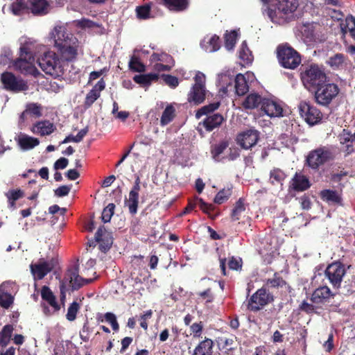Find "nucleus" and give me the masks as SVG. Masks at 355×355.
<instances>
[{"label":"nucleus","mask_w":355,"mask_h":355,"mask_svg":"<svg viewBox=\"0 0 355 355\" xmlns=\"http://www.w3.org/2000/svg\"><path fill=\"white\" fill-rule=\"evenodd\" d=\"M57 55L64 64L72 63L78 60L80 44L78 40L64 26L54 28L52 32Z\"/></svg>","instance_id":"nucleus-1"},{"label":"nucleus","mask_w":355,"mask_h":355,"mask_svg":"<svg viewBox=\"0 0 355 355\" xmlns=\"http://www.w3.org/2000/svg\"><path fill=\"white\" fill-rule=\"evenodd\" d=\"M41 69L46 74L54 78H59L64 75L65 64L53 51L44 53L37 60Z\"/></svg>","instance_id":"nucleus-2"},{"label":"nucleus","mask_w":355,"mask_h":355,"mask_svg":"<svg viewBox=\"0 0 355 355\" xmlns=\"http://www.w3.org/2000/svg\"><path fill=\"white\" fill-rule=\"evenodd\" d=\"M301 80L306 89L313 91L327 82V76L322 67L312 64L301 73Z\"/></svg>","instance_id":"nucleus-3"},{"label":"nucleus","mask_w":355,"mask_h":355,"mask_svg":"<svg viewBox=\"0 0 355 355\" xmlns=\"http://www.w3.org/2000/svg\"><path fill=\"white\" fill-rule=\"evenodd\" d=\"M276 53L279 64L285 69H295L301 63L300 54L288 43L279 44Z\"/></svg>","instance_id":"nucleus-4"},{"label":"nucleus","mask_w":355,"mask_h":355,"mask_svg":"<svg viewBox=\"0 0 355 355\" xmlns=\"http://www.w3.org/2000/svg\"><path fill=\"white\" fill-rule=\"evenodd\" d=\"M194 84L187 94V101L198 105L204 103L208 90L206 88V76L201 71H197L193 78Z\"/></svg>","instance_id":"nucleus-5"},{"label":"nucleus","mask_w":355,"mask_h":355,"mask_svg":"<svg viewBox=\"0 0 355 355\" xmlns=\"http://www.w3.org/2000/svg\"><path fill=\"white\" fill-rule=\"evenodd\" d=\"M299 6L298 0H278L273 6L275 9L270 8L268 16L273 22L280 23L279 18H288L289 14H293Z\"/></svg>","instance_id":"nucleus-6"},{"label":"nucleus","mask_w":355,"mask_h":355,"mask_svg":"<svg viewBox=\"0 0 355 355\" xmlns=\"http://www.w3.org/2000/svg\"><path fill=\"white\" fill-rule=\"evenodd\" d=\"M339 91L340 89L336 84L326 82L313 92L316 103L321 105L327 106L337 96Z\"/></svg>","instance_id":"nucleus-7"},{"label":"nucleus","mask_w":355,"mask_h":355,"mask_svg":"<svg viewBox=\"0 0 355 355\" xmlns=\"http://www.w3.org/2000/svg\"><path fill=\"white\" fill-rule=\"evenodd\" d=\"M334 159V155L329 147L320 146L309 153L306 162L311 168L318 169L320 166Z\"/></svg>","instance_id":"nucleus-8"},{"label":"nucleus","mask_w":355,"mask_h":355,"mask_svg":"<svg viewBox=\"0 0 355 355\" xmlns=\"http://www.w3.org/2000/svg\"><path fill=\"white\" fill-rule=\"evenodd\" d=\"M274 301V296L265 286L259 288L248 300V309L251 311H258Z\"/></svg>","instance_id":"nucleus-9"},{"label":"nucleus","mask_w":355,"mask_h":355,"mask_svg":"<svg viewBox=\"0 0 355 355\" xmlns=\"http://www.w3.org/2000/svg\"><path fill=\"white\" fill-rule=\"evenodd\" d=\"M301 117L309 125H314L322 119V114L319 109L306 101H301L298 105Z\"/></svg>","instance_id":"nucleus-10"},{"label":"nucleus","mask_w":355,"mask_h":355,"mask_svg":"<svg viewBox=\"0 0 355 355\" xmlns=\"http://www.w3.org/2000/svg\"><path fill=\"white\" fill-rule=\"evenodd\" d=\"M346 273L344 265L340 261H335L329 264L325 270L324 274L333 287L339 288L343 278Z\"/></svg>","instance_id":"nucleus-11"},{"label":"nucleus","mask_w":355,"mask_h":355,"mask_svg":"<svg viewBox=\"0 0 355 355\" xmlns=\"http://www.w3.org/2000/svg\"><path fill=\"white\" fill-rule=\"evenodd\" d=\"M35 58L26 46L20 48L19 58L15 62V67L22 73H31L35 69L33 63Z\"/></svg>","instance_id":"nucleus-12"},{"label":"nucleus","mask_w":355,"mask_h":355,"mask_svg":"<svg viewBox=\"0 0 355 355\" xmlns=\"http://www.w3.org/2000/svg\"><path fill=\"white\" fill-rule=\"evenodd\" d=\"M56 263L57 261L53 258L49 261L40 259L37 263L30 265L31 272L35 279L41 280L53 270Z\"/></svg>","instance_id":"nucleus-13"},{"label":"nucleus","mask_w":355,"mask_h":355,"mask_svg":"<svg viewBox=\"0 0 355 355\" xmlns=\"http://www.w3.org/2000/svg\"><path fill=\"white\" fill-rule=\"evenodd\" d=\"M1 80L7 90L21 92L26 90L28 88L26 83L23 80H18L11 72L3 73Z\"/></svg>","instance_id":"nucleus-14"},{"label":"nucleus","mask_w":355,"mask_h":355,"mask_svg":"<svg viewBox=\"0 0 355 355\" xmlns=\"http://www.w3.org/2000/svg\"><path fill=\"white\" fill-rule=\"evenodd\" d=\"M259 139V132L255 129H249L239 133L237 143L243 149H250L255 146Z\"/></svg>","instance_id":"nucleus-15"},{"label":"nucleus","mask_w":355,"mask_h":355,"mask_svg":"<svg viewBox=\"0 0 355 355\" xmlns=\"http://www.w3.org/2000/svg\"><path fill=\"white\" fill-rule=\"evenodd\" d=\"M334 296L335 294L327 286H321L313 292L310 300L313 304L319 306L329 303Z\"/></svg>","instance_id":"nucleus-16"},{"label":"nucleus","mask_w":355,"mask_h":355,"mask_svg":"<svg viewBox=\"0 0 355 355\" xmlns=\"http://www.w3.org/2000/svg\"><path fill=\"white\" fill-rule=\"evenodd\" d=\"M95 241L100 243L99 248L102 252H107L113 243L112 232L107 231L104 226H101L95 234Z\"/></svg>","instance_id":"nucleus-17"},{"label":"nucleus","mask_w":355,"mask_h":355,"mask_svg":"<svg viewBox=\"0 0 355 355\" xmlns=\"http://www.w3.org/2000/svg\"><path fill=\"white\" fill-rule=\"evenodd\" d=\"M78 265H75L73 268L68 270L67 276L69 277V284L72 290H78L85 284L93 282L92 279H85L79 275Z\"/></svg>","instance_id":"nucleus-18"},{"label":"nucleus","mask_w":355,"mask_h":355,"mask_svg":"<svg viewBox=\"0 0 355 355\" xmlns=\"http://www.w3.org/2000/svg\"><path fill=\"white\" fill-rule=\"evenodd\" d=\"M28 11L35 16L46 15L49 4L46 0H27Z\"/></svg>","instance_id":"nucleus-19"},{"label":"nucleus","mask_w":355,"mask_h":355,"mask_svg":"<svg viewBox=\"0 0 355 355\" xmlns=\"http://www.w3.org/2000/svg\"><path fill=\"white\" fill-rule=\"evenodd\" d=\"M198 204L200 209L207 214L211 219H215L218 214L212 215L211 212L214 210L215 207L212 204H208L203 201L202 198L196 197L193 199L189 200L187 207L189 209L193 210Z\"/></svg>","instance_id":"nucleus-20"},{"label":"nucleus","mask_w":355,"mask_h":355,"mask_svg":"<svg viewBox=\"0 0 355 355\" xmlns=\"http://www.w3.org/2000/svg\"><path fill=\"white\" fill-rule=\"evenodd\" d=\"M225 121L223 116L220 114L216 113L207 116L205 119L200 123L202 125L207 132H211L216 128H219Z\"/></svg>","instance_id":"nucleus-21"},{"label":"nucleus","mask_w":355,"mask_h":355,"mask_svg":"<svg viewBox=\"0 0 355 355\" xmlns=\"http://www.w3.org/2000/svg\"><path fill=\"white\" fill-rule=\"evenodd\" d=\"M309 178L302 173L296 172L291 180V187L295 191H304L311 187Z\"/></svg>","instance_id":"nucleus-22"},{"label":"nucleus","mask_w":355,"mask_h":355,"mask_svg":"<svg viewBox=\"0 0 355 355\" xmlns=\"http://www.w3.org/2000/svg\"><path fill=\"white\" fill-rule=\"evenodd\" d=\"M261 110L269 116H280L282 115L283 109L276 102L265 98L263 101Z\"/></svg>","instance_id":"nucleus-23"},{"label":"nucleus","mask_w":355,"mask_h":355,"mask_svg":"<svg viewBox=\"0 0 355 355\" xmlns=\"http://www.w3.org/2000/svg\"><path fill=\"white\" fill-rule=\"evenodd\" d=\"M55 126L48 120L41 121L35 123L31 131L33 133L38 134L40 136L49 135L53 133L55 130Z\"/></svg>","instance_id":"nucleus-24"},{"label":"nucleus","mask_w":355,"mask_h":355,"mask_svg":"<svg viewBox=\"0 0 355 355\" xmlns=\"http://www.w3.org/2000/svg\"><path fill=\"white\" fill-rule=\"evenodd\" d=\"M214 341L211 338H205L195 347L192 355H213Z\"/></svg>","instance_id":"nucleus-25"},{"label":"nucleus","mask_w":355,"mask_h":355,"mask_svg":"<svg viewBox=\"0 0 355 355\" xmlns=\"http://www.w3.org/2000/svg\"><path fill=\"white\" fill-rule=\"evenodd\" d=\"M16 141L19 146L23 150L33 149L40 144V141L37 138L28 136L26 134L19 135Z\"/></svg>","instance_id":"nucleus-26"},{"label":"nucleus","mask_w":355,"mask_h":355,"mask_svg":"<svg viewBox=\"0 0 355 355\" xmlns=\"http://www.w3.org/2000/svg\"><path fill=\"white\" fill-rule=\"evenodd\" d=\"M264 99L265 98H263L261 96L257 93H251L248 94L243 101L242 106L245 109L250 110L257 108L259 105H261V107Z\"/></svg>","instance_id":"nucleus-27"},{"label":"nucleus","mask_w":355,"mask_h":355,"mask_svg":"<svg viewBox=\"0 0 355 355\" xmlns=\"http://www.w3.org/2000/svg\"><path fill=\"white\" fill-rule=\"evenodd\" d=\"M265 286H268V288L278 289L286 288L290 289L288 284L280 276L279 272H275L272 278H269L266 280Z\"/></svg>","instance_id":"nucleus-28"},{"label":"nucleus","mask_w":355,"mask_h":355,"mask_svg":"<svg viewBox=\"0 0 355 355\" xmlns=\"http://www.w3.org/2000/svg\"><path fill=\"white\" fill-rule=\"evenodd\" d=\"M163 4L171 11L182 12L187 9L189 0H162Z\"/></svg>","instance_id":"nucleus-29"},{"label":"nucleus","mask_w":355,"mask_h":355,"mask_svg":"<svg viewBox=\"0 0 355 355\" xmlns=\"http://www.w3.org/2000/svg\"><path fill=\"white\" fill-rule=\"evenodd\" d=\"M229 142L227 141H222L218 144H215L211 146V154L212 158L216 162H222L225 157L221 155L228 148Z\"/></svg>","instance_id":"nucleus-30"},{"label":"nucleus","mask_w":355,"mask_h":355,"mask_svg":"<svg viewBox=\"0 0 355 355\" xmlns=\"http://www.w3.org/2000/svg\"><path fill=\"white\" fill-rule=\"evenodd\" d=\"M320 198L329 204L341 205L342 198L336 191L324 189L320 192Z\"/></svg>","instance_id":"nucleus-31"},{"label":"nucleus","mask_w":355,"mask_h":355,"mask_svg":"<svg viewBox=\"0 0 355 355\" xmlns=\"http://www.w3.org/2000/svg\"><path fill=\"white\" fill-rule=\"evenodd\" d=\"M234 87L238 96H243L249 91L248 81L244 75L239 73L234 79Z\"/></svg>","instance_id":"nucleus-32"},{"label":"nucleus","mask_w":355,"mask_h":355,"mask_svg":"<svg viewBox=\"0 0 355 355\" xmlns=\"http://www.w3.org/2000/svg\"><path fill=\"white\" fill-rule=\"evenodd\" d=\"M158 79L159 75L155 73L135 75L133 77V80L143 87L149 86L152 82L157 81Z\"/></svg>","instance_id":"nucleus-33"},{"label":"nucleus","mask_w":355,"mask_h":355,"mask_svg":"<svg viewBox=\"0 0 355 355\" xmlns=\"http://www.w3.org/2000/svg\"><path fill=\"white\" fill-rule=\"evenodd\" d=\"M347 57L343 53H336L331 56L327 61V64L334 70L343 69L345 65Z\"/></svg>","instance_id":"nucleus-34"},{"label":"nucleus","mask_w":355,"mask_h":355,"mask_svg":"<svg viewBox=\"0 0 355 355\" xmlns=\"http://www.w3.org/2000/svg\"><path fill=\"white\" fill-rule=\"evenodd\" d=\"M10 10L15 16H20L25 12L29 13L27 1L25 0H17L12 2L10 6Z\"/></svg>","instance_id":"nucleus-35"},{"label":"nucleus","mask_w":355,"mask_h":355,"mask_svg":"<svg viewBox=\"0 0 355 355\" xmlns=\"http://www.w3.org/2000/svg\"><path fill=\"white\" fill-rule=\"evenodd\" d=\"M14 327L12 324L5 325L0 331V347H6L11 339Z\"/></svg>","instance_id":"nucleus-36"},{"label":"nucleus","mask_w":355,"mask_h":355,"mask_svg":"<svg viewBox=\"0 0 355 355\" xmlns=\"http://www.w3.org/2000/svg\"><path fill=\"white\" fill-rule=\"evenodd\" d=\"M175 116V109L174 106L171 104H168L166 105L164 112H162L161 119H160V124L162 126L166 125L170 123Z\"/></svg>","instance_id":"nucleus-37"},{"label":"nucleus","mask_w":355,"mask_h":355,"mask_svg":"<svg viewBox=\"0 0 355 355\" xmlns=\"http://www.w3.org/2000/svg\"><path fill=\"white\" fill-rule=\"evenodd\" d=\"M245 211V200L240 198L234 205V207L231 212V218L233 221L239 220L241 218V214Z\"/></svg>","instance_id":"nucleus-38"},{"label":"nucleus","mask_w":355,"mask_h":355,"mask_svg":"<svg viewBox=\"0 0 355 355\" xmlns=\"http://www.w3.org/2000/svg\"><path fill=\"white\" fill-rule=\"evenodd\" d=\"M220 106L219 102H215L209 105L202 106L196 113V117L200 119L202 116H209L212 114L213 112L216 110Z\"/></svg>","instance_id":"nucleus-39"},{"label":"nucleus","mask_w":355,"mask_h":355,"mask_svg":"<svg viewBox=\"0 0 355 355\" xmlns=\"http://www.w3.org/2000/svg\"><path fill=\"white\" fill-rule=\"evenodd\" d=\"M239 56L245 64L251 63L253 60V55L245 41L243 42L241 45Z\"/></svg>","instance_id":"nucleus-40"},{"label":"nucleus","mask_w":355,"mask_h":355,"mask_svg":"<svg viewBox=\"0 0 355 355\" xmlns=\"http://www.w3.org/2000/svg\"><path fill=\"white\" fill-rule=\"evenodd\" d=\"M24 196V192L21 189H11L6 193L10 207L13 208L15 207V202Z\"/></svg>","instance_id":"nucleus-41"},{"label":"nucleus","mask_w":355,"mask_h":355,"mask_svg":"<svg viewBox=\"0 0 355 355\" xmlns=\"http://www.w3.org/2000/svg\"><path fill=\"white\" fill-rule=\"evenodd\" d=\"M234 341L232 338L220 337L217 340L218 346L220 350L228 354L229 352L234 349L233 344Z\"/></svg>","instance_id":"nucleus-42"},{"label":"nucleus","mask_w":355,"mask_h":355,"mask_svg":"<svg viewBox=\"0 0 355 355\" xmlns=\"http://www.w3.org/2000/svg\"><path fill=\"white\" fill-rule=\"evenodd\" d=\"M129 69L135 72H144L146 71V66L140 61L139 57L132 55L128 63Z\"/></svg>","instance_id":"nucleus-43"},{"label":"nucleus","mask_w":355,"mask_h":355,"mask_svg":"<svg viewBox=\"0 0 355 355\" xmlns=\"http://www.w3.org/2000/svg\"><path fill=\"white\" fill-rule=\"evenodd\" d=\"M26 112L34 118H40L42 116V107L36 103H30L26 105Z\"/></svg>","instance_id":"nucleus-44"},{"label":"nucleus","mask_w":355,"mask_h":355,"mask_svg":"<svg viewBox=\"0 0 355 355\" xmlns=\"http://www.w3.org/2000/svg\"><path fill=\"white\" fill-rule=\"evenodd\" d=\"M232 187L223 189L217 193L214 199V202L216 204L221 205L226 202L230 198V197L232 196Z\"/></svg>","instance_id":"nucleus-45"},{"label":"nucleus","mask_w":355,"mask_h":355,"mask_svg":"<svg viewBox=\"0 0 355 355\" xmlns=\"http://www.w3.org/2000/svg\"><path fill=\"white\" fill-rule=\"evenodd\" d=\"M125 204L128 207L130 214H136L139 205V196H134L133 194H129L128 199L125 200Z\"/></svg>","instance_id":"nucleus-46"},{"label":"nucleus","mask_w":355,"mask_h":355,"mask_svg":"<svg viewBox=\"0 0 355 355\" xmlns=\"http://www.w3.org/2000/svg\"><path fill=\"white\" fill-rule=\"evenodd\" d=\"M237 35L236 31H227L225 33V46L227 50L230 51L234 49L236 42Z\"/></svg>","instance_id":"nucleus-47"},{"label":"nucleus","mask_w":355,"mask_h":355,"mask_svg":"<svg viewBox=\"0 0 355 355\" xmlns=\"http://www.w3.org/2000/svg\"><path fill=\"white\" fill-rule=\"evenodd\" d=\"M150 61L151 62H162L167 64L172 63L173 62V59L172 56L166 53H153L150 58Z\"/></svg>","instance_id":"nucleus-48"},{"label":"nucleus","mask_w":355,"mask_h":355,"mask_svg":"<svg viewBox=\"0 0 355 355\" xmlns=\"http://www.w3.org/2000/svg\"><path fill=\"white\" fill-rule=\"evenodd\" d=\"M286 177L284 172L279 168H274L270 173V180L272 184L275 183L282 184Z\"/></svg>","instance_id":"nucleus-49"},{"label":"nucleus","mask_w":355,"mask_h":355,"mask_svg":"<svg viewBox=\"0 0 355 355\" xmlns=\"http://www.w3.org/2000/svg\"><path fill=\"white\" fill-rule=\"evenodd\" d=\"M80 304L77 302L74 301L71 303L68 307L66 318L67 320L72 322L76 318L77 313L80 310Z\"/></svg>","instance_id":"nucleus-50"},{"label":"nucleus","mask_w":355,"mask_h":355,"mask_svg":"<svg viewBox=\"0 0 355 355\" xmlns=\"http://www.w3.org/2000/svg\"><path fill=\"white\" fill-rule=\"evenodd\" d=\"M318 308H321V306H319L314 304H310L307 302L306 301L304 300L299 305V310L306 313V314H313V313H318L317 311V309Z\"/></svg>","instance_id":"nucleus-51"},{"label":"nucleus","mask_w":355,"mask_h":355,"mask_svg":"<svg viewBox=\"0 0 355 355\" xmlns=\"http://www.w3.org/2000/svg\"><path fill=\"white\" fill-rule=\"evenodd\" d=\"M340 27L343 34L353 30L355 28V17L352 15L347 16L345 21L340 24Z\"/></svg>","instance_id":"nucleus-52"},{"label":"nucleus","mask_w":355,"mask_h":355,"mask_svg":"<svg viewBox=\"0 0 355 355\" xmlns=\"http://www.w3.org/2000/svg\"><path fill=\"white\" fill-rule=\"evenodd\" d=\"M136 13L137 18L139 19H148L150 14V6L148 4L137 6Z\"/></svg>","instance_id":"nucleus-53"},{"label":"nucleus","mask_w":355,"mask_h":355,"mask_svg":"<svg viewBox=\"0 0 355 355\" xmlns=\"http://www.w3.org/2000/svg\"><path fill=\"white\" fill-rule=\"evenodd\" d=\"M209 46L207 48V51L209 52H215L218 51L220 47V37L216 35H212L209 41L207 42Z\"/></svg>","instance_id":"nucleus-54"},{"label":"nucleus","mask_w":355,"mask_h":355,"mask_svg":"<svg viewBox=\"0 0 355 355\" xmlns=\"http://www.w3.org/2000/svg\"><path fill=\"white\" fill-rule=\"evenodd\" d=\"M114 209L115 205L114 203L108 204L107 206L103 209L101 218L104 223L110 221V219L114 214Z\"/></svg>","instance_id":"nucleus-55"},{"label":"nucleus","mask_w":355,"mask_h":355,"mask_svg":"<svg viewBox=\"0 0 355 355\" xmlns=\"http://www.w3.org/2000/svg\"><path fill=\"white\" fill-rule=\"evenodd\" d=\"M203 327V323L201 321L199 322H194L190 325L191 334L193 335L194 338H200L202 337Z\"/></svg>","instance_id":"nucleus-56"},{"label":"nucleus","mask_w":355,"mask_h":355,"mask_svg":"<svg viewBox=\"0 0 355 355\" xmlns=\"http://www.w3.org/2000/svg\"><path fill=\"white\" fill-rule=\"evenodd\" d=\"M93 331V328L89 327L88 320L84 323L82 329L80 331V338L84 342H88L91 333Z\"/></svg>","instance_id":"nucleus-57"},{"label":"nucleus","mask_w":355,"mask_h":355,"mask_svg":"<svg viewBox=\"0 0 355 355\" xmlns=\"http://www.w3.org/2000/svg\"><path fill=\"white\" fill-rule=\"evenodd\" d=\"M103 317L105 320L111 324L114 331H116L119 329V324L116 320V317L114 313L107 312L103 315Z\"/></svg>","instance_id":"nucleus-58"},{"label":"nucleus","mask_w":355,"mask_h":355,"mask_svg":"<svg viewBox=\"0 0 355 355\" xmlns=\"http://www.w3.org/2000/svg\"><path fill=\"white\" fill-rule=\"evenodd\" d=\"M153 311L151 309L144 311L140 316V327L144 330H147L148 327V320L153 316Z\"/></svg>","instance_id":"nucleus-59"},{"label":"nucleus","mask_w":355,"mask_h":355,"mask_svg":"<svg viewBox=\"0 0 355 355\" xmlns=\"http://www.w3.org/2000/svg\"><path fill=\"white\" fill-rule=\"evenodd\" d=\"M162 78L164 83L171 88H175L179 85L178 78L170 74H162Z\"/></svg>","instance_id":"nucleus-60"},{"label":"nucleus","mask_w":355,"mask_h":355,"mask_svg":"<svg viewBox=\"0 0 355 355\" xmlns=\"http://www.w3.org/2000/svg\"><path fill=\"white\" fill-rule=\"evenodd\" d=\"M14 302L12 295H4L0 293V306L4 309H8Z\"/></svg>","instance_id":"nucleus-61"},{"label":"nucleus","mask_w":355,"mask_h":355,"mask_svg":"<svg viewBox=\"0 0 355 355\" xmlns=\"http://www.w3.org/2000/svg\"><path fill=\"white\" fill-rule=\"evenodd\" d=\"M100 94L90 90L85 98V106L86 107H90L92 104L100 97Z\"/></svg>","instance_id":"nucleus-62"},{"label":"nucleus","mask_w":355,"mask_h":355,"mask_svg":"<svg viewBox=\"0 0 355 355\" xmlns=\"http://www.w3.org/2000/svg\"><path fill=\"white\" fill-rule=\"evenodd\" d=\"M76 25L81 28H91L98 26V25L95 22L86 18H82L80 20H77Z\"/></svg>","instance_id":"nucleus-63"},{"label":"nucleus","mask_w":355,"mask_h":355,"mask_svg":"<svg viewBox=\"0 0 355 355\" xmlns=\"http://www.w3.org/2000/svg\"><path fill=\"white\" fill-rule=\"evenodd\" d=\"M228 267L230 270H238L242 268V259L232 257L228 261Z\"/></svg>","instance_id":"nucleus-64"}]
</instances>
